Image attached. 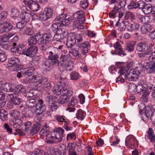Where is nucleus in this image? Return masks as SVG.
Listing matches in <instances>:
<instances>
[{"label": "nucleus", "instance_id": "f704fd0d", "mask_svg": "<svg viewBox=\"0 0 155 155\" xmlns=\"http://www.w3.org/2000/svg\"><path fill=\"white\" fill-rule=\"evenodd\" d=\"M143 8L142 11L145 14H149L151 12L152 5L150 4H147Z\"/></svg>", "mask_w": 155, "mask_h": 155}, {"label": "nucleus", "instance_id": "20e7f679", "mask_svg": "<svg viewBox=\"0 0 155 155\" xmlns=\"http://www.w3.org/2000/svg\"><path fill=\"white\" fill-rule=\"evenodd\" d=\"M36 37L37 43L41 45H44L46 46L48 45L52 38V36L51 34L45 33L41 35L40 32L37 33Z\"/></svg>", "mask_w": 155, "mask_h": 155}, {"label": "nucleus", "instance_id": "473e14b6", "mask_svg": "<svg viewBox=\"0 0 155 155\" xmlns=\"http://www.w3.org/2000/svg\"><path fill=\"white\" fill-rule=\"evenodd\" d=\"M12 36L11 34L4 35L0 37V41L1 42L6 43Z\"/></svg>", "mask_w": 155, "mask_h": 155}, {"label": "nucleus", "instance_id": "13d9d810", "mask_svg": "<svg viewBox=\"0 0 155 155\" xmlns=\"http://www.w3.org/2000/svg\"><path fill=\"white\" fill-rule=\"evenodd\" d=\"M30 133L32 135L37 133L39 130V127H30Z\"/></svg>", "mask_w": 155, "mask_h": 155}, {"label": "nucleus", "instance_id": "c03bdc74", "mask_svg": "<svg viewBox=\"0 0 155 155\" xmlns=\"http://www.w3.org/2000/svg\"><path fill=\"white\" fill-rule=\"evenodd\" d=\"M66 70L67 71H70L73 69L74 63L73 61H70L65 63L64 64Z\"/></svg>", "mask_w": 155, "mask_h": 155}, {"label": "nucleus", "instance_id": "4d7b16f0", "mask_svg": "<svg viewBox=\"0 0 155 155\" xmlns=\"http://www.w3.org/2000/svg\"><path fill=\"white\" fill-rule=\"evenodd\" d=\"M76 139V135L74 132L68 134L67 135V141L69 140H75Z\"/></svg>", "mask_w": 155, "mask_h": 155}, {"label": "nucleus", "instance_id": "6e6552de", "mask_svg": "<svg viewBox=\"0 0 155 155\" xmlns=\"http://www.w3.org/2000/svg\"><path fill=\"white\" fill-rule=\"evenodd\" d=\"M58 54L54 51H51L48 53V59L50 60L51 64L54 66H58L60 62L59 61Z\"/></svg>", "mask_w": 155, "mask_h": 155}, {"label": "nucleus", "instance_id": "393cba45", "mask_svg": "<svg viewBox=\"0 0 155 155\" xmlns=\"http://www.w3.org/2000/svg\"><path fill=\"white\" fill-rule=\"evenodd\" d=\"M136 43V41L128 42L126 43L125 50L128 52H131L134 50V46Z\"/></svg>", "mask_w": 155, "mask_h": 155}, {"label": "nucleus", "instance_id": "a878e982", "mask_svg": "<svg viewBox=\"0 0 155 155\" xmlns=\"http://www.w3.org/2000/svg\"><path fill=\"white\" fill-rule=\"evenodd\" d=\"M51 63L48 60H45L43 63L42 68L44 71H49L52 69Z\"/></svg>", "mask_w": 155, "mask_h": 155}, {"label": "nucleus", "instance_id": "6e6d98bb", "mask_svg": "<svg viewBox=\"0 0 155 155\" xmlns=\"http://www.w3.org/2000/svg\"><path fill=\"white\" fill-rule=\"evenodd\" d=\"M116 7L117 6L116 5L114 6L113 10L109 13V15L110 18H115L116 14L118 13L117 12V10L116 9Z\"/></svg>", "mask_w": 155, "mask_h": 155}, {"label": "nucleus", "instance_id": "3c124183", "mask_svg": "<svg viewBox=\"0 0 155 155\" xmlns=\"http://www.w3.org/2000/svg\"><path fill=\"white\" fill-rule=\"evenodd\" d=\"M5 32L11 31L13 28V26L10 23L7 22H3Z\"/></svg>", "mask_w": 155, "mask_h": 155}, {"label": "nucleus", "instance_id": "79ce46f5", "mask_svg": "<svg viewBox=\"0 0 155 155\" xmlns=\"http://www.w3.org/2000/svg\"><path fill=\"white\" fill-rule=\"evenodd\" d=\"M13 46L14 47L13 51L15 53H17L19 54H24V52L25 51L23 50L21 47H17L16 46V43H13Z\"/></svg>", "mask_w": 155, "mask_h": 155}, {"label": "nucleus", "instance_id": "f8f14e48", "mask_svg": "<svg viewBox=\"0 0 155 155\" xmlns=\"http://www.w3.org/2000/svg\"><path fill=\"white\" fill-rule=\"evenodd\" d=\"M142 68L144 70H146L148 73L153 72L155 70V61L144 63Z\"/></svg>", "mask_w": 155, "mask_h": 155}, {"label": "nucleus", "instance_id": "6ab92c4d", "mask_svg": "<svg viewBox=\"0 0 155 155\" xmlns=\"http://www.w3.org/2000/svg\"><path fill=\"white\" fill-rule=\"evenodd\" d=\"M7 97L10 99L15 105H18L21 103V99L16 94H8Z\"/></svg>", "mask_w": 155, "mask_h": 155}, {"label": "nucleus", "instance_id": "774afa93", "mask_svg": "<svg viewBox=\"0 0 155 155\" xmlns=\"http://www.w3.org/2000/svg\"><path fill=\"white\" fill-rule=\"evenodd\" d=\"M125 22H126V21ZM126 28H127V23H125L123 21L120 23L119 29V30L120 31H124Z\"/></svg>", "mask_w": 155, "mask_h": 155}, {"label": "nucleus", "instance_id": "e433bc0d", "mask_svg": "<svg viewBox=\"0 0 155 155\" xmlns=\"http://www.w3.org/2000/svg\"><path fill=\"white\" fill-rule=\"evenodd\" d=\"M150 17L148 16H145L140 18L139 21L143 24H145L149 22L150 20Z\"/></svg>", "mask_w": 155, "mask_h": 155}, {"label": "nucleus", "instance_id": "9d476101", "mask_svg": "<svg viewBox=\"0 0 155 155\" xmlns=\"http://www.w3.org/2000/svg\"><path fill=\"white\" fill-rule=\"evenodd\" d=\"M65 16V14H61L57 17L54 19V21H58L59 23L61 25V27L63 26H67L72 21L71 18L68 19H65L64 17Z\"/></svg>", "mask_w": 155, "mask_h": 155}, {"label": "nucleus", "instance_id": "0eeeda50", "mask_svg": "<svg viewBox=\"0 0 155 155\" xmlns=\"http://www.w3.org/2000/svg\"><path fill=\"white\" fill-rule=\"evenodd\" d=\"M28 79L31 80V82L35 83V86L38 87H40L47 81L46 78L34 75L33 74L31 75Z\"/></svg>", "mask_w": 155, "mask_h": 155}, {"label": "nucleus", "instance_id": "5fc2aeb1", "mask_svg": "<svg viewBox=\"0 0 155 155\" xmlns=\"http://www.w3.org/2000/svg\"><path fill=\"white\" fill-rule=\"evenodd\" d=\"M20 112L17 110H12L10 113L11 115L16 119L20 116Z\"/></svg>", "mask_w": 155, "mask_h": 155}, {"label": "nucleus", "instance_id": "a211bd4d", "mask_svg": "<svg viewBox=\"0 0 155 155\" xmlns=\"http://www.w3.org/2000/svg\"><path fill=\"white\" fill-rule=\"evenodd\" d=\"M54 21L55 23L52 24L51 27V30L55 34L62 33V30L60 24L58 21H54Z\"/></svg>", "mask_w": 155, "mask_h": 155}, {"label": "nucleus", "instance_id": "b1692460", "mask_svg": "<svg viewBox=\"0 0 155 155\" xmlns=\"http://www.w3.org/2000/svg\"><path fill=\"white\" fill-rule=\"evenodd\" d=\"M12 18L18 21L20 19V12L19 10L16 8H12L11 10Z\"/></svg>", "mask_w": 155, "mask_h": 155}, {"label": "nucleus", "instance_id": "7ed1b4c3", "mask_svg": "<svg viewBox=\"0 0 155 155\" xmlns=\"http://www.w3.org/2000/svg\"><path fill=\"white\" fill-rule=\"evenodd\" d=\"M64 130L60 127H56L48 134L47 137L57 141L58 143L61 142L64 133Z\"/></svg>", "mask_w": 155, "mask_h": 155}, {"label": "nucleus", "instance_id": "864d4df0", "mask_svg": "<svg viewBox=\"0 0 155 155\" xmlns=\"http://www.w3.org/2000/svg\"><path fill=\"white\" fill-rule=\"evenodd\" d=\"M129 9L136 8H138V2L134 1H132L130 4L128 6Z\"/></svg>", "mask_w": 155, "mask_h": 155}, {"label": "nucleus", "instance_id": "680f3d73", "mask_svg": "<svg viewBox=\"0 0 155 155\" xmlns=\"http://www.w3.org/2000/svg\"><path fill=\"white\" fill-rule=\"evenodd\" d=\"M145 89V88H144L143 85H137V86H136V91L137 92L141 94L143 93V91Z\"/></svg>", "mask_w": 155, "mask_h": 155}, {"label": "nucleus", "instance_id": "1a4fd4ad", "mask_svg": "<svg viewBox=\"0 0 155 155\" xmlns=\"http://www.w3.org/2000/svg\"><path fill=\"white\" fill-rule=\"evenodd\" d=\"M34 70H35V69L33 67L23 68L21 70V71L20 72H18L16 76L18 78H20L23 75L26 78H27V76L29 78L31 75L33 74V72Z\"/></svg>", "mask_w": 155, "mask_h": 155}, {"label": "nucleus", "instance_id": "e2e57ef3", "mask_svg": "<svg viewBox=\"0 0 155 155\" xmlns=\"http://www.w3.org/2000/svg\"><path fill=\"white\" fill-rule=\"evenodd\" d=\"M40 59V57L39 56H34L32 58V62L35 65H38L39 63Z\"/></svg>", "mask_w": 155, "mask_h": 155}, {"label": "nucleus", "instance_id": "a18cd8bd", "mask_svg": "<svg viewBox=\"0 0 155 155\" xmlns=\"http://www.w3.org/2000/svg\"><path fill=\"white\" fill-rule=\"evenodd\" d=\"M150 26V25H147L146 26L144 25H142L140 29V32L142 34H146L150 32V30L148 29L149 26Z\"/></svg>", "mask_w": 155, "mask_h": 155}, {"label": "nucleus", "instance_id": "37998d69", "mask_svg": "<svg viewBox=\"0 0 155 155\" xmlns=\"http://www.w3.org/2000/svg\"><path fill=\"white\" fill-rule=\"evenodd\" d=\"M85 115V113L84 111L79 109L78 110V113L76 114L77 117L78 119L82 120L84 119Z\"/></svg>", "mask_w": 155, "mask_h": 155}, {"label": "nucleus", "instance_id": "603ef678", "mask_svg": "<svg viewBox=\"0 0 155 155\" xmlns=\"http://www.w3.org/2000/svg\"><path fill=\"white\" fill-rule=\"evenodd\" d=\"M49 127H43L42 129L40 131V134L41 135H44L49 132L50 130Z\"/></svg>", "mask_w": 155, "mask_h": 155}, {"label": "nucleus", "instance_id": "49530a36", "mask_svg": "<svg viewBox=\"0 0 155 155\" xmlns=\"http://www.w3.org/2000/svg\"><path fill=\"white\" fill-rule=\"evenodd\" d=\"M7 55L5 52L2 49L0 48V61L4 62L6 61Z\"/></svg>", "mask_w": 155, "mask_h": 155}, {"label": "nucleus", "instance_id": "39448f33", "mask_svg": "<svg viewBox=\"0 0 155 155\" xmlns=\"http://www.w3.org/2000/svg\"><path fill=\"white\" fill-rule=\"evenodd\" d=\"M141 69L140 67H137L135 69H131L129 73L125 75V78L129 81H136L138 79V74H140L139 68Z\"/></svg>", "mask_w": 155, "mask_h": 155}, {"label": "nucleus", "instance_id": "8fccbe9b", "mask_svg": "<svg viewBox=\"0 0 155 155\" xmlns=\"http://www.w3.org/2000/svg\"><path fill=\"white\" fill-rule=\"evenodd\" d=\"M144 88L148 90H152L153 91L155 89V85L150 83H146L145 86L143 85Z\"/></svg>", "mask_w": 155, "mask_h": 155}, {"label": "nucleus", "instance_id": "c9c22d12", "mask_svg": "<svg viewBox=\"0 0 155 155\" xmlns=\"http://www.w3.org/2000/svg\"><path fill=\"white\" fill-rule=\"evenodd\" d=\"M126 5V1L124 0L121 1L120 0L119 2V4L117 8L116 7V9L117 10V12L119 13L122 10H123L125 7Z\"/></svg>", "mask_w": 155, "mask_h": 155}, {"label": "nucleus", "instance_id": "4c0bfd02", "mask_svg": "<svg viewBox=\"0 0 155 155\" xmlns=\"http://www.w3.org/2000/svg\"><path fill=\"white\" fill-rule=\"evenodd\" d=\"M55 119L58 122H62L64 123V125L65 126L66 124H68V123L65 120V117L64 116L57 115L55 116Z\"/></svg>", "mask_w": 155, "mask_h": 155}, {"label": "nucleus", "instance_id": "69168bd1", "mask_svg": "<svg viewBox=\"0 0 155 155\" xmlns=\"http://www.w3.org/2000/svg\"><path fill=\"white\" fill-rule=\"evenodd\" d=\"M152 113V111L150 109L148 110H146L143 113L142 115L143 117L148 118L150 117V115H151Z\"/></svg>", "mask_w": 155, "mask_h": 155}, {"label": "nucleus", "instance_id": "7c9ffc66", "mask_svg": "<svg viewBox=\"0 0 155 155\" xmlns=\"http://www.w3.org/2000/svg\"><path fill=\"white\" fill-rule=\"evenodd\" d=\"M26 103V105L31 108L35 107L38 104L37 101L33 98L31 99L27 100Z\"/></svg>", "mask_w": 155, "mask_h": 155}, {"label": "nucleus", "instance_id": "de8ad7c7", "mask_svg": "<svg viewBox=\"0 0 155 155\" xmlns=\"http://www.w3.org/2000/svg\"><path fill=\"white\" fill-rule=\"evenodd\" d=\"M21 20L22 21L18 22L16 24V27L20 31L22 30L25 27L27 23L23 20Z\"/></svg>", "mask_w": 155, "mask_h": 155}, {"label": "nucleus", "instance_id": "f03ea898", "mask_svg": "<svg viewBox=\"0 0 155 155\" xmlns=\"http://www.w3.org/2000/svg\"><path fill=\"white\" fill-rule=\"evenodd\" d=\"M84 12L80 11L74 13L73 15V25L78 29H81L84 28L82 24L84 22Z\"/></svg>", "mask_w": 155, "mask_h": 155}, {"label": "nucleus", "instance_id": "ea45409f", "mask_svg": "<svg viewBox=\"0 0 155 155\" xmlns=\"http://www.w3.org/2000/svg\"><path fill=\"white\" fill-rule=\"evenodd\" d=\"M0 117L3 120H6L8 118V113L4 109L0 110Z\"/></svg>", "mask_w": 155, "mask_h": 155}, {"label": "nucleus", "instance_id": "bf43d9fd", "mask_svg": "<svg viewBox=\"0 0 155 155\" xmlns=\"http://www.w3.org/2000/svg\"><path fill=\"white\" fill-rule=\"evenodd\" d=\"M61 33L55 34L54 36V38L57 41L59 42H62L63 38L62 37Z\"/></svg>", "mask_w": 155, "mask_h": 155}, {"label": "nucleus", "instance_id": "338daca9", "mask_svg": "<svg viewBox=\"0 0 155 155\" xmlns=\"http://www.w3.org/2000/svg\"><path fill=\"white\" fill-rule=\"evenodd\" d=\"M3 90L5 91L9 92L12 90L11 85H10L9 83H5L3 87Z\"/></svg>", "mask_w": 155, "mask_h": 155}, {"label": "nucleus", "instance_id": "dca6fc26", "mask_svg": "<svg viewBox=\"0 0 155 155\" xmlns=\"http://www.w3.org/2000/svg\"><path fill=\"white\" fill-rule=\"evenodd\" d=\"M127 28L128 31L130 32L137 31L140 28L139 24L136 22H129L126 21Z\"/></svg>", "mask_w": 155, "mask_h": 155}, {"label": "nucleus", "instance_id": "4468645a", "mask_svg": "<svg viewBox=\"0 0 155 155\" xmlns=\"http://www.w3.org/2000/svg\"><path fill=\"white\" fill-rule=\"evenodd\" d=\"M114 47L116 50L113 52L111 51V53L113 54H115L118 55L123 56L126 55V53L125 51L123 50L121 48V45L120 43L118 42L117 41L114 45Z\"/></svg>", "mask_w": 155, "mask_h": 155}, {"label": "nucleus", "instance_id": "ddd939ff", "mask_svg": "<svg viewBox=\"0 0 155 155\" xmlns=\"http://www.w3.org/2000/svg\"><path fill=\"white\" fill-rule=\"evenodd\" d=\"M53 14V11L51 8H46L43 12L40 14L39 17L41 20L45 21L51 18Z\"/></svg>", "mask_w": 155, "mask_h": 155}, {"label": "nucleus", "instance_id": "412c9836", "mask_svg": "<svg viewBox=\"0 0 155 155\" xmlns=\"http://www.w3.org/2000/svg\"><path fill=\"white\" fill-rule=\"evenodd\" d=\"M38 49L36 46H32L29 47L24 52V54L27 56H31L34 55L38 51Z\"/></svg>", "mask_w": 155, "mask_h": 155}, {"label": "nucleus", "instance_id": "9b49d317", "mask_svg": "<svg viewBox=\"0 0 155 155\" xmlns=\"http://www.w3.org/2000/svg\"><path fill=\"white\" fill-rule=\"evenodd\" d=\"M46 109V107L43 104V101L41 100H39L38 104L35 106V114L37 116L42 114Z\"/></svg>", "mask_w": 155, "mask_h": 155}, {"label": "nucleus", "instance_id": "a19ab883", "mask_svg": "<svg viewBox=\"0 0 155 155\" xmlns=\"http://www.w3.org/2000/svg\"><path fill=\"white\" fill-rule=\"evenodd\" d=\"M56 98L53 96L48 95L45 98V101L48 102L49 105L54 103Z\"/></svg>", "mask_w": 155, "mask_h": 155}, {"label": "nucleus", "instance_id": "0e129e2a", "mask_svg": "<svg viewBox=\"0 0 155 155\" xmlns=\"http://www.w3.org/2000/svg\"><path fill=\"white\" fill-rule=\"evenodd\" d=\"M80 5L82 8H86L88 7V3L87 0H81Z\"/></svg>", "mask_w": 155, "mask_h": 155}, {"label": "nucleus", "instance_id": "58836bf2", "mask_svg": "<svg viewBox=\"0 0 155 155\" xmlns=\"http://www.w3.org/2000/svg\"><path fill=\"white\" fill-rule=\"evenodd\" d=\"M151 51H147L144 53H140L138 54V56L141 59L146 60L148 58L149 54H150Z\"/></svg>", "mask_w": 155, "mask_h": 155}, {"label": "nucleus", "instance_id": "09e8293b", "mask_svg": "<svg viewBox=\"0 0 155 155\" xmlns=\"http://www.w3.org/2000/svg\"><path fill=\"white\" fill-rule=\"evenodd\" d=\"M70 76L71 79L74 80L78 79L80 76L79 73L75 71L72 72L70 74Z\"/></svg>", "mask_w": 155, "mask_h": 155}, {"label": "nucleus", "instance_id": "2f4dec72", "mask_svg": "<svg viewBox=\"0 0 155 155\" xmlns=\"http://www.w3.org/2000/svg\"><path fill=\"white\" fill-rule=\"evenodd\" d=\"M26 90L25 86L21 85L16 86L15 89V91L16 94L24 92Z\"/></svg>", "mask_w": 155, "mask_h": 155}, {"label": "nucleus", "instance_id": "aec40b11", "mask_svg": "<svg viewBox=\"0 0 155 155\" xmlns=\"http://www.w3.org/2000/svg\"><path fill=\"white\" fill-rule=\"evenodd\" d=\"M148 45L145 42H140L137 45V50L140 52L147 51L148 49Z\"/></svg>", "mask_w": 155, "mask_h": 155}, {"label": "nucleus", "instance_id": "c85d7f7f", "mask_svg": "<svg viewBox=\"0 0 155 155\" xmlns=\"http://www.w3.org/2000/svg\"><path fill=\"white\" fill-rule=\"evenodd\" d=\"M67 94H63L60 96L58 100L59 104H65L69 100V98Z\"/></svg>", "mask_w": 155, "mask_h": 155}, {"label": "nucleus", "instance_id": "423d86ee", "mask_svg": "<svg viewBox=\"0 0 155 155\" xmlns=\"http://www.w3.org/2000/svg\"><path fill=\"white\" fill-rule=\"evenodd\" d=\"M21 13L20 15V19L23 20L25 22H28L31 16L34 15L33 13H31L26 6L22 5L21 7Z\"/></svg>", "mask_w": 155, "mask_h": 155}, {"label": "nucleus", "instance_id": "052dcab7", "mask_svg": "<svg viewBox=\"0 0 155 155\" xmlns=\"http://www.w3.org/2000/svg\"><path fill=\"white\" fill-rule=\"evenodd\" d=\"M129 139L126 140L125 141V143L126 146H127L129 144H131L133 141L136 140V139L135 138L134 136L132 135L129 138Z\"/></svg>", "mask_w": 155, "mask_h": 155}, {"label": "nucleus", "instance_id": "f257e3e1", "mask_svg": "<svg viewBox=\"0 0 155 155\" xmlns=\"http://www.w3.org/2000/svg\"><path fill=\"white\" fill-rule=\"evenodd\" d=\"M62 78L61 77L59 80H61L59 81V82L61 85L55 86L53 89V93L54 94L59 95L61 94V93L64 94H67L69 96H71L72 94V91L70 89V87L68 84L67 83L63 80H62Z\"/></svg>", "mask_w": 155, "mask_h": 155}, {"label": "nucleus", "instance_id": "bb28decb", "mask_svg": "<svg viewBox=\"0 0 155 155\" xmlns=\"http://www.w3.org/2000/svg\"><path fill=\"white\" fill-rule=\"evenodd\" d=\"M147 133L148 134L147 137L150 140V142L152 143L155 142V135L152 129L149 128Z\"/></svg>", "mask_w": 155, "mask_h": 155}, {"label": "nucleus", "instance_id": "c756f323", "mask_svg": "<svg viewBox=\"0 0 155 155\" xmlns=\"http://www.w3.org/2000/svg\"><path fill=\"white\" fill-rule=\"evenodd\" d=\"M37 33L34 35L30 37L28 39V42L29 45H35L37 43Z\"/></svg>", "mask_w": 155, "mask_h": 155}, {"label": "nucleus", "instance_id": "72a5a7b5", "mask_svg": "<svg viewBox=\"0 0 155 155\" xmlns=\"http://www.w3.org/2000/svg\"><path fill=\"white\" fill-rule=\"evenodd\" d=\"M22 118H27L31 117L32 114V112L31 111L27 110H24L21 112Z\"/></svg>", "mask_w": 155, "mask_h": 155}, {"label": "nucleus", "instance_id": "5701e85b", "mask_svg": "<svg viewBox=\"0 0 155 155\" xmlns=\"http://www.w3.org/2000/svg\"><path fill=\"white\" fill-rule=\"evenodd\" d=\"M20 61L19 59L18 58L12 57L10 58L8 61V63L7 66L8 67L12 68V69L13 67L16 65L17 64L19 63Z\"/></svg>", "mask_w": 155, "mask_h": 155}, {"label": "nucleus", "instance_id": "cd10ccee", "mask_svg": "<svg viewBox=\"0 0 155 155\" xmlns=\"http://www.w3.org/2000/svg\"><path fill=\"white\" fill-rule=\"evenodd\" d=\"M29 128L28 127H19L18 129L15 130L19 135L20 136H25V132H27Z\"/></svg>", "mask_w": 155, "mask_h": 155}, {"label": "nucleus", "instance_id": "4be33fe9", "mask_svg": "<svg viewBox=\"0 0 155 155\" xmlns=\"http://www.w3.org/2000/svg\"><path fill=\"white\" fill-rule=\"evenodd\" d=\"M74 37L75 36H70L68 38L67 40L66 45L67 47L70 48V49L74 48V45L76 43V39H75Z\"/></svg>", "mask_w": 155, "mask_h": 155}, {"label": "nucleus", "instance_id": "f3484780", "mask_svg": "<svg viewBox=\"0 0 155 155\" xmlns=\"http://www.w3.org/2000/svg\"><path fill=\"white\" fill-rule=\"evenodd\" d=\"M78 46L81 49V53L85 55L88 52V48L90 47V45L88 41H85L81 43H78Z\"/></svg>", "mask_w": 155, "mask_h": 155}, {"label": "nucleus", "instance_id": "2eb2a0df", "mask_svg": "<svg viewBox=\"0 0 155 155\" xmlns=\"http://www.w3.org/2000/svg\"><path fill=\"white\" fill-rule=\"evenodd\" d=\"M25 4L32 11H37L39 8V5L35 2L32 0H25Z\"/></svg>", "mask_w": 155, "mask_h": 155}]
</instances>
